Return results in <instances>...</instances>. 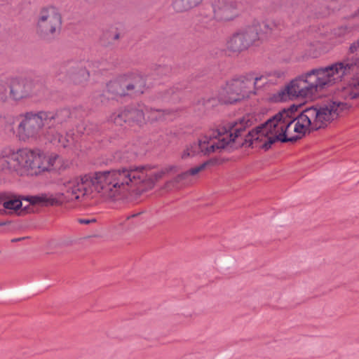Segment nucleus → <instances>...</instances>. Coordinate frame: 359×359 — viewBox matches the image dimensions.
Segmentation results:
<instances>
[{
  "label": "nucleus",
  "instance_id": "1",
  "mask_svg": "<svg viewBox=\"0 0 359 359\" xmlns=\"http://www.w3.org/2000/svg\"><path fill=\"white\" fill-rule=\"evenodd\" d=\"M350 107V104L340 101H330L319 108L310 107L303 110L298 115L294 114L297 107L293 105L287 110L278 113L264 124L244 133L251 123L245 118L238 122H232L216 130H211L201 136L197 142L187 145L182 153V158L208 156L220 151L231 142L241 138L243 142L239 144H249V146L269 149L276 142H293L299 136H289L290 130L300 135L306 132L317 130L326 127L337 119Z\"/></svg>",
  "mask_w": 359,
  "mask_h": 359
},
{
  "label": "nucleus",
  "instance_id": "2",
  "mask_svg": "<svg viewBox=\"0 0 359 359\" xmlns=\"http://www.w3.org/2000/svg\"><path fill=\"white\" fill-rule=\"evenodd\" d=\"M177 167L167 165L154 170L148 165L124 166L95 172L75 177L63 183L62 195L68 201H83L93 197L94 192L104 198H114L130 191H144L153 188L157 181L177 172Z\"/></svg>",
  "mask_w": 359,
  "mask_h": 359
},
{
  "label": "nucleus",
  "instance_id": "3",
  "mask_svg": "<svg viewBox=\"0 0 359 359\" xmlns=\"http://www.w3.org/2000/svg\"><path fill=\"white\" fill-rule=\"evenodd\" d=\"M359 67V39L349 48V55L341 62L313 69L292 80L280 93L281 100L312 98L319 91L353 74Z\"/></svg>",
  "mask_w": 359,
  "mask_h": 359
},
{
  "label": "nucleus",
  "instance_id": "4",
  "mask_svg": "<svg viewBox=\"0 0 359 359\" xmlns=\"http://www.w3.org/2000/svg\"><path fill=\"white\" fill-rule=\"evenodd\" d=\"M70 116L68 109L57 111L55 114L39 111L37 113L27 112L20 116V121L17 128V135L22 141L36 140L41 135H44L46 140L57 147H67L74 141V137L67 133L65 137L55 128L50 126L45 133L42 132L46 125H53L54 123L62 124Z\"/></svg>",
  "mask_w": 359,
  "mask_h": 359
},
{
  "label": "nucleus",
  "instance_id": "5",
  "mask_svg": "<svg viewBox=\"0 0 359 359\" xmlns=\"http://www.w3.org/2000/svg\"><path fill=\"white\" fill-rule=\"evenodd\" d=\"M57 156H46L39 150L28 148L15 149L7 146L0 149V171L6 174H39L50 170Z\"/></svg>",
  "mask_w": 359,
  "mask_h": 359
},
{
  "label": "nucleus",
  "instance_id": "6",
  "mask_svg": "<svg viewBox=\"0 0 359 359\" xmlns=\"http://www.w3.org/2000/svg\"><path fill=\"white\" fill-rule=\"evenodd\" d=\"M264 77L255 76L250 74L245 76L233 79L226 82V85L221 88L217 97H205L198 100V109L202 111L209 110L218 103L233 104L241 100L245 96L246 89L252 86L256 87L259 81Z\"/></svg>",
  "mask_w": 359,
  "mask_h": 359
},
{
  "label": "nucleus",
  "instance_id": "7",
  "mask_svg": "<svg viewBox=\"0 0 359 359\" xmlns=\"http://www.w3.org/2000/svg\"><path fill=\"white\" fill-rule=\"evenodd\" d=\"M271 29V25L266 22H254L233 34L227 41L226 48L231 52L241 53L259 41L263 34L270 33Z\"/></svg>",
  "mask_w": 359,
  "mask_h": 359
},
{
  "label": "nucleus",
  "instance_id": "8",
  "mask_svg": "<svg viewBox=\"0 0 359 359\" xmlns=\"http://www.w3.org/2000/svg\"><path fill=\"white\" fill-rule=\"evenodd\" d=\"M9 97L15 101L33 96L45 97L48 88L41 79L26 77H9Z\"/></svg>",
  "mask_w": 359,
  "mask_h": 359
},
{
  "label": "nucleus",
  "instance_id": "9",
  "mask_svg": "<svg viewBox=\"0 0 359 359\" xmlns=\"http://www.w3.org/2000/svg\"><path fill=\"white\" fill-rule=\"evenodd\" d=\"M62 18L59 10L53 6L41 8L37 15L36 31L43 39H53L60 32Z\"/></svg>",
  "mask_w": 359,
  "mask_h": 359
},
{
  "label": "nucleus",
  "instance_id": "10",
  "mask_svg": "<svg viewBox=\"0 0 359 359\" xmlns=\"http://www.w3.org/2000/svg\"><path fill=\"white\" fill-rule=\"evenodd\" d=\"M144 79L140 75H135L129 79H118L110 81L107 86V91L100 95V102L105 103V98L109 100V94L115 96L137 95L143 93L146 86Z\"/></svg>",
  "mask_w": 359,
  "mask_h": 359
},
{
  "label": "nucleus",
  "instance_id": "11",
  "mask_svg": "<svg viewBox=\"0 0 359 359\" xmlns=\"http://www.w3.org/2000/svg\"><path fill=\"white\" fill-rule=\"evenodd\" d=\"M212 8L217 20H233L239 15V4L236 0H217L213 3Z\"/></svg>",
  "mask_w": 359,
  "mask_h": 359
},
{
  "label": "nucleus",
  "instance_id": "12",
  "mask_svg": "<svg viewBox=\"0 0 359 359\" xmlns=\"http://www.w3.org/2000/svg\"><path fill=\"white\" fill-rule=\"evenodd\" d=\"M62 72L67 74V76L75 83H81L89 77V72L81 65L70 64L68 68L62 67Z\"/></svg>",
  "mask_w": 359,
  "mask_h": 359
},
{
  "label": "nucleus",
  "instance_id": "13",
  "mask_svg": "<svg viewBox=\"0 0 359 359\" xmlns=\"http://www.w3.org/2000/svg\"><path fill=\"white\" fill-rule=\"evenodd\" d=\"M340 96L345 100H353L359 97V73L340 91Z\"/></svg>",
  "mask_w": 359,
  "mask_h": 359
},
{
  "label": "nucleus",
  "instance_id": "14",
  "mask_svg": "<svg viewBox=\"0 0 359 359\" xmlns=\"http://www.w3.org/2000/svg\"><path fill=\"white\" fill-rule=\"evenodd\" d=\"M4 202V209L6 214H12L17 212L22 208V201L11 193H5V200Z\"/></svg>",
  "mask_w": 359,
  "mask_h": 359
},
{
  "label": "nucleus",
  "instance_id": "15",
  "mask_svg": "<svg viewBox=\"0 0 359 359\" xmlns=\"http://www.w3.org/2000/svg\"><path fill=\"white\" fill-rule=\"evenodd\" d=\"M144 108L140 106L138 108L134 107L125 108L128 124L142 123L145 119Z\"/></svg>",
  "mask_w": 359,
  "mask_h": 359
},
{
  "label": "nucleus",
  "instance_id": "16",
  "mask_svg": "<svg viewBox=\"0 0 359 359\" xmlns=\"http://www.w3.org/2000/svg\"><path fill=\"white\" fill-rule=\"evenodd\" d=\"M359 29V23L354 20V18L348 22L346 25H341L332 30V34L335 38L341 40L346 35H348L351 31Z\"/></svg>",
  "mask_w": 359,
  "mask_h": 359
},
{
  "label": "nucleus",
  "instance_id": "17",
  "mask_svg": "<svg viewBox=\"0 0 359 359\" xmlns=\"http://www.w3.org/2000/svg\"><path fill=\"white\" fill-rule=\"evenodd\" d=\"M136 157V148L134 146L118 151L115 155V158L121 163H129L134 161Z\"/></svg>",
  "mask_w": 359,
  "mask_h": 359
},
{
  "label": "nucleus",
  "instance_id": "18",
  "mask_svg": "<svg viewBox=\"0 0 359 359\" xmlns=\"http://www.w3.org/2000/svg\"><path fill=\"white\" fill-rule=\"evenodd\" d=\"M203 0H174L172 6L177 12L187 11L198 6Z\"/></svg>",
  "mask_w": 359,
  "mask_h": 359
},
{
  "label": "nucleus",
  "instance_id": "19",
  "mask_svg": "<svg viewBox=\"0 0 359 359\" xmlns=\"http://www.w3.org/2000/svg\"><path fill=\"white\" fill-rule=\"evenodd\" d=\"M32 205L41 204L43 205H53L57 204V200L52 196L43 194L41 196H31L27 199Z\"/></svg>",
  "mask_w": 359,
  "mask_h": 359
},
{
  "label": "nucleus",
  "instance_id": "20",
  "mask_svg": "<svg viewBox=\"0 0 359 359\" xmlns=\"http://www.w3.org/2000/svg\"><path fill=\"white\" fill-rule=\"evenodd\" d=\"M145 119L147 118L150 121L166 120L169 112L161 111L159 109L144 108Z\"/></svg>",
  "mask_w": 359,
  "mask_h": 359
},
{
  "label": "nucleus",
  "instance_id": "21",
  "mask_svg": "<svg viewBox=\"0 0 359 359\" xmlns=\"http://www.w3.org/2000/svg\"><path fill=\"white\" fill-rule=\"evenodd\" d=\"M127 117L125 109H123L114 112L110 115L108 120L117 126H122L124 123H128Z\"/></svg>",
  "mask_w": 359,
  "mask_h": 359
},
{
  "label": "nucleus",
  "instance_id": "22",
  "mask_svg": "<svg viewBox=\"0 0 359 359\" xmlns=\"http://www.w3.org/2000/svg\"><path fill=\"white\" fill-rule=\"evenodd\" d=\"M205 165H206V163H203V164H201V165H200L198 166H196L195 168H191V169L188 170L187 171L178 175L175 177V182H180V181H182L183 180L187 179L190 175H196L199 172L203 170L205 168Z\"/></svg>",
  "mask_w": 359,
  "mask_h": 359
},
{
  "label": "nucleus",
  "instance_id": "23",
  "mask_svg": "<svg viewBox=\"0 0 359 359\" xmlns=\"http://www.w3.org/2000/svg\"><path fill=\"white\" fill-rule=\"evenodd\" d=\"M9 77L0 79V102H5L9 97Z\"/></svg>",
  "mask_w": 359,
  "mask_h": 359
},
{
  "label": "nucleus",
  "instance_id": "24",
  "mask_svg": "<svg viewBox=\"0 0 359 359\" xmlns=\"http://www.w3.org/2000/svg\"><path fill=\"white\" fill-rule=\"evenodd\" d=\"M141 214V212H137L128 215L123 224L127 228H130L133 226L138 224L141 222V220L138 219Z\"/></svg>",
  "mask_w": 359,
  "mask_h": 359
},
{
  "label": "nucleus",
  "instance_id": "25",
  "mask_svg": "<svg viewBox=\"0 0 359 359\" xmlns=\"http://www.w3.org/2000/svg\"><path fill=\"white\" fill-rule=\"evenodd\" d=\"M71 243L70 241H64L62 239L57 240H52L50 242V245L53 247L61 246V245H68Z\"/></svg>",
  "mask_w": 359,
  "mask_h": 359
},
{
  "label": "nucleus",
  "instance_id": "26",
  "mask_svg": "<svg viewBox=\"0 0 359 359\" xmlns=\"http://www.w3.org/2000/svg\"><path fill=\"white\" fill-rule=\"evenodd\" d=\"M287 12L289 16L292 19L299 15L300 9H299L297 7H296L294 9L288 8Z\"/></svg>",
  "mask_w": 359,
  "mask_h": 359
},
{
  "label": "nucleus",
  "instance_id": "27",
  "mask_svg": "<svg viewBox=\"0 0 359 359\" xmlns=\"http://www.w3.org/2000/svg\"><path fill=\"white\" fill-rule=\"evenodd\" d=\"M5 193H0V215H5V209H4V202L5 200Z\"/></svg>",
  "mask_w": 359,
  "mask_h": 359
},
{
  "label": "nucleus",
  "instance_id": "28",
  "mask_svg": "<svg viewBox=\"0 0 359 359\" xmlns=\"http://www.w3.org/2000/svg\"><path fill=\"white\" fill-rule=\"evenodd\" d=\"M79 222L81 224H89L90 223V220L86 219H81L79 220Z\"/></svg>",
  "mask_w": 359,
  "mask_h": 359
},
{
  "label": "nucleus",
  "instance_id": "29",
  "mask_svg": "<svg viewBox=\"0 0 359 359\" xmlns=\"http://www.w3.org/2000/svg\"><path fill=\"white\" fill-rule=\"evenodd\" d=\"M119 39V34L118 33H115L113 34V39L114 40H117Z\"/></svg>",
  "mask_w": 359,
  "mask_h": 359
},
{
  "label": "nucleus",
  "instance_id": "30",
  "mask_svg": "<svg viewBox=\"0 0 359 359\" xmlns=\"http://www.w3.org/2000/svg\"><path fill=\"white\" fill-rule=\"evenodd\" d=\"M25 238H13L12 239V242H18V241H22Z\"/></svg>",
  "mask_w": 359,
  "mask_h": 359
},
{
  "label": "nucleus",
  "instance_id": "31",
  "mask_svg": "<svg viewBox=\"0 0 359 359\" xmlns=\"http://www.w3.org/2000/svg\"><path fill=\"white\" fill-rule=\"evenodd\" d=\"M164 69H165L164 67H159L158 68V73H162V72L164 71Z\"/></svg>",
  "mask_w": 359,
  "mask_h": 359
},
{
  "label": "nucleus",
  "instance_id": "32",
  "mask_svg": "<svg viewBox=\"0 0 359 359\" xmlns=\"http://www.w3.org/2000/svg\"><path fill=\"white\" fill-rule=\"evenodd\" d=\"M4 224V223H0V226H2Z\"/></svg>",
  "mask_w": 359,
  "mask_h": 359
}]
</instances>
